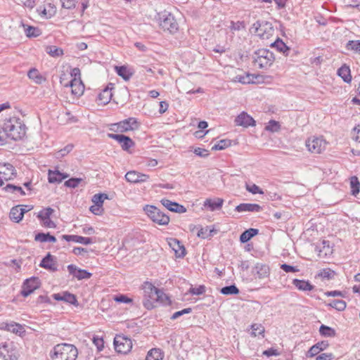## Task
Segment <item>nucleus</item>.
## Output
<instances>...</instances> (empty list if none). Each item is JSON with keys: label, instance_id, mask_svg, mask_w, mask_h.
<instances>
[{"label": "nucleus", "instance_id": "c03bdc74", "mask_svg": "<svg viewBox=\"0 0 360 360\" xmlns=\"http://www.w3.org/2000/svg\"><path fill=\"white\" fill-rule=\"evenodd\" d=\"M328 306L342 311L346 308V302L342 300H334L327 304Z\"/></svg>", "mask_w": 360, "mask_h": 360}, {"label": "nucleus", "instance_id": "1a4fd4ad", "mask_svg": "<svg viewBox=\"0 0 360 360\" xmlns=\"http://www.w3.org/2000/svg\"><path fill=\"white\" fill-rule=\"evenodd\" d=\"M327 142L322 137L309 138L306 141V146L313 153L319 154L326 148Z\"/></svg>", "mask_w": 360, "mask_h": 360}, {"label": "nucleus", "instance_id": "f3484780", "mask_svg": "<svg viewBox=\"0 0 360 360\" xmlns=\"http://www.w3.org/2000/svg\"><path fill=\"white\" fill-rule=\"evenodd\" d=\"M125 179L128 182L138 184L146 182L148 180L149 176L143 173L132 170L127 172Z\"/></svg>", "mask_w": 360, "mask_h": 360}, {"label": "nucleus", "instance_id": "58836bf2", "mask_svg": "<svg viewBox=\"0 0 360 360\" xmlns=\"http://www.w3.org/2000/svg\"><path fill=\"white\" fill-rule=\"evenodd\" d=\"M163 355L160 349H150L146 357V360H162Z\"/></svg>", "mask_w": 360, "mask_h": 360}, {"label": "nucleus", "instance_id": "3c124183", "mask_svg": "<svg viewBox=\"0 0 360 360\" xmlns=\"http://www.w3.org/2000/svg\"><path fill=\"white\" fill-rule=\"evenodd\" d=\"M4 190L6 192H10V193H12L18 192V193H19L20 194V195H25V193L23 191V189L22 188V187L18 186H15V185H13V184H7L6 186V187H4Z\"/></svg>", "mask_w": 360, "mask_h": 360}, {"label": "nucleus", "instance_id": "72a5a7b5", "mask_svg": "<svg viewBox=\"0 0 360 360\" xmlns=\"http://www.w3.org/2000/svg\"><path fill=\"white\" fill-rule=\"evenodd\" d=\"M271 46L276 48L277 51L283 53L285 56H288L290 48L280 38H278L274 43H272Z\"/></svg>", "mask_w": 360, "mask_h": 360}, {"label": "nucleus", "instance_id": "9b49d317", "mask_svg": "<svg viewBox=\"0 0 360 360\" xmlns=\"http://www.w3.org/2000/svg\"><path fill=\"white\" fill-rule=\"evenodd\" d=\"M108 137L117 141L124 151L129 150L135 146L134 141L129 136L122 134H108Z\"/></svg>", "mask_w": 360, "mask_h": 360}, {"label": "nucleus", "instance_id": "603ef678", "mask_svg": "<svg viewBox=\"0 0 360 360\" xmlns=\"http://www.w3.org/2000/svg\"><path fill=\"white\" fill-rule=\"evenodd\" d=\"M54 212V210L52 209L51 207H48L46 208H44L43 210H41L38 215H37V217L40 219V220H43L44 219H47V218H50L51 214Z\"/></svg>", "mask_w": 360, "mask_h": 360}, {"label": "nucleus", "instance_id": "473e14b6", "mask_svg": "<svg viewBox=\"0 0 360 360\" xmlns=\"http://www.w3.org/2000/svg\"><path fill=\"white\" fill-rule=\"evenodd\" d=\"M115 70L116 73L125 81H128L133 75V72L124 65L115 66Z\"/></svg>", "mask_w": 360, "mask_h": 360}, {"label": "nucleus", "instance_id": "4468645a", "mask_svg": "<svg viewBox=\"0 0 360 360\" xmlns=\"http://www.w3.org/2000/svg\"><path fill=\"white\" fill-rule=\"evenodd\" d=\"M15 169L10 163L0 165V186L4 185V181H8L15 176Z\"/></svg>", "mask_w": 360, "mask_h": 360}, {"label": "nucleus", "instance_id": "680f3d73", "mask_svg": "<svg viewBox=\"0 0 360 360\" xmlns=\"http://www.w3.org/2000/svg\"><path fill=\"white\" fill-rule=\"evenodd\" d=\"M62 6L66 9L75 8L77 3V0H60Z\"/></svg>", "mask_w": 360, "mask_h": 360}, {"label": "nucleus", "instance_id": "20e7f679", "mask_svg": "<svg viewBox=\"0 0 360 360\" xmlns=\"http://www.w3.org/2000/svg\"><path fill=\"white\" fill-rule=\"evenodd\" d=\"M253 59L255 65L261 69H266L273 64L275 57L273 52L262 49L255 52Z\"/></svg>", "mask_w": 360, "mask_h": 360}, {"label": "nucleus", "instance_id": "4c0bfd02", "mask_svg": "<svg viewBox=\"0 0 360 360\" xmlns=\"http://www.w3.org/2000/svg\"><path fill=\"white\" fill-rule=\"evenodd\" d=\"M256 78V77L254 75L245 73L243 75H237L234 81L238 82L241 84H250L254 83V79Z\"/></svg>", "mask_w": 360, "mask_h": 360}, {"label": "nucleus", "instance_id": "f704fd0d", "mask_svg": "<svg viewBox=\"0 0 360 360\" xmlns=\"http://www.w3.org/2000/svg\"><path fill=\"white\" fill-rule=\"evenodd\" d=\"M27 76L37 84H40L46 80V78L44 77L35 68L30 70L27 72Z\"/></svg>", "mask_w": 360, "mask_h": 360}, {"label": "nucleus", "instance_id": "7c9ffc66", "mask_svg": "<svg viewBox=\"0 0 360 360\" xmlns=\"http://www.w3.org/2000/svg\"><path fill=\"white\" fill-rule=\"evenodd\" d=\"M224 200L221 198H216L215 200L206 199L204 202V206L208 207L211 211L219 210L223 205Z\"/></svg>", "mask_w": 360, "mask_h": 360}, {"label": "nucleus", "instance_id": "6e6d98bb", "mask_svg": "<svg viewBox=\"0 0 360 360\" xmlns=\"http://www.w3.org/2000/svg\"><path fill=\"white\" fill-rule=\"evenodd\" d=\"M113 300L118 303H131L132 302V299L128 297L127 295L123 294H119L117 295H115L113 297Z\"/></svg>", "mask_w": 360, "mask_h": 360}, {"label": "nucleus", "instance_id": "5fc2aeb1", "mask_svg": "<svg viewBox=\"0 0 360 360\" xmlns=\"http://www.w3.org/2000/svg\"><path fill=\"white\" fill-rule=\"evenodd\" d=\"M73 148V146L72 144L67 145L65 148L60 150L56 153V157L57 158H61L68 154Z\"/></svg>", "mask_w": 360, "mask_h": 360}, {"label": "nucleus", "instance_id": "13d9d810", "mask_svg": "<svg viewBox=\"0 0 360 360\" xmlns=\"http://www.w3.org/2000/svg\"><path fill=\"white\" fill-rule=\"evenodd\" d=\"M209 231V227L207 226L206 228H200L198 231V233H197V236L199 237V238H203V239H205V238H211L213 236V234L212 233H210L208 232Z\"/></svg>", "mask_w": 360, "mask_h": 360}, {"label": "nucleus", "instance_id": "a19ab883", "mask_svg": "<svg viewBox=\"0 0 360 360\" xmlns=\"http://www.w3.org/2000/svg\"><path fill=\"white\" fill-rule=\"evenodd\" d=\"M319 333L322 336L324 337H335L336 335V332L335 329L329 327L328 326L322 324L319 328Z\"/></svg>", "mask_w": 360, "mask_h": 360}, {"label": "nucleus", "instance_id": "2f4dec72", "mask_svg": "<svg viewBox=\"0 0 360 360\" xmlns=\"http://www.w3.org/2000/svg\"><path fill=\"white\" fill-rule=\"evenodd\" d=\"M259 230L257 229L250 228L244 231L240 236V241L242 243L248 242L252 238L257 235Z\"/></svg>", "mask_w": 360, "mask_h": 360}, {"label": "nucleus", "instance_id": "9d476101", "mask_svg": "<svg viewBox=\"0 0 360 360\" xmlns=\"http://www.w3.org/2000/svg\"><path fill=\"white\" fill-rule=\"evenodd\" d=\"M117 127V131L121 133L137 129L139 127V122L135 117H129L113 124Z\"/></svg>", "mask_w": 360, "mask_h": 360}, {"label": "nucleus", "instance_id": "338daca9", "mask_svg": "<svg viewBox=\"0 0 360 360\" xmlns=\"http://www.w3.org/2000/svg\"><path fill=\"white\" fill-rule=\"evenodd\" d=\"M252 335L256 336L257 334H262L264 332V327L260 324H253L251 326Z\"/></svg>", "mask_w": 360, "mask_h": 360}, {"label": "nucleus", "instance_id": "cd10ccee", "mask_svg": "<svg viewBox=\"0 0 360 360\" xmlns=\"http://www.w3.org/2000/svg\"><path fill=\"white\" fill-rule=\"evenodd\" d=\"M0 354L5 360H18V354L15 349H8V345H4L0 351Z\"/></svg>", "mask_w": 360, "mask_h": 360}, {"label": "nucleus", "instance_id": "bb28decb", "mask_svg": "<svg viewBox=\"0 0 360 360\" xmlns=\"http://www.w3.org/2000/svg\"><path fill=\"white\" fill-rule=\"evenodd\" d=\"M69 176V174L61 173L58 170H49L48 179L51 184L60 183L62 181Z\"/></svg>", "mask_w": 360, "mask_h": 360}, {"label": "nucleus", "instance_id": "774afa93", "mask_svg": "<svg viewBox=\"0 0 360 360\" xmlns=\"http://www.w3.org/2000/svg\"><path fill=\"white\" fill-rule=\"evenodd\" d=\"M334 355L332 353H323L316 356V360H333Z\"/></svg>", "mask_w": 360, "mask_h": 360}, {"label": "nucleus", "instance_id": "0e129e2a", "mask_svg": "<svg viewBox=\"0 0 360 360\" xmlns=\"http://www.w3.org/2000/svg\"><path fill=\"white\" fill-rule=\"evenodd\" d=\"M246 189H247V191L252 193V194H257V193L263 194L264 193L262 190L256 184L247 185Z\"/></svg>", "mask_w": 360, "mask_h": 360}, {"label": "nucleus", "instance_id": "a878e982", "mask_svg": "<svg viewBox=\"0 0 360 360\" xmlns=\"http://www.w3.org/2000/svg\"><path fill=\"white\" fill-rule=\"evenodd\" d=\"M253 273L260 279L269 276L270 269L268 265L262 263H257L253 269Z\"/></svg>", "mask_w": 360, "mask_h": 360}, {"label": "nucleus", "instance_id": "f8f14e48", "mask_svg": "<svg viewBox=\"0 0 360 360\" xmlns=\"http://www.w3.org/2000/svg\"><path fill=\"white\" fill-rule=\"evenodd\" d=\"M39 287V279L35 277L26 279L22 285L21 290V295L26 297L32 294L36 289Z\"/></svg>", "mask_w": 360, "mask_h": 360}, {"label": "nucleus", "instance_id": "f03ea898", "mask_svg": "<svg viewBox=\"0 0 360 360\" xmlns=\"http://www.w3.org/2000/svg\"><path fill=\"white\" fill-rule=\"evenodd\" d=\"M7 136L17 141L22 139L26 134V127L21 120L17 117H11L6 119L2 127Z\"/></svg>", "mask_w": 360, "mask_h": 360}, {"label": "nucleus", "instance_id": "49530a36", "mask_svg": "<svg viewBox=\"0 0 360 360\" xmlns=\"http://www.w3.org/2000/svg\"><path fill=\"white\" fill-rule=\"evenodd\" d=\"M46 53L52 57H59L63 54V49L56 46H48L46 49Z\"/></svg>", "mask_w": 360, "mask_h": 360}, {"label": "nucleus", "instance_id": "c756f323", "mask_svg": "<svg viewBox=\"0 0 360 360\" xmlns=\"http://www.w3.org/2000/svg\"><path fill=\"white\" fill-rule=\"evenodd\" d=\"M292 283L298 290L302 291H311L314 288L313 285L304 280L295 278L292 281Z\"/></svg>", "mask_w": 360, "mask_h": 360}, {"label": "nucleus", "instance_id": "79ce46f5", "mask_svg": "<svg viewBox=\"0 0 360 360\" xmlns=\"http://www.w3.org/2000/svg\"><path fill=\"white\" fill-rule=\"evenodd\" d=\"M239 292V289L234 284L223 287L220 290V292L224 295H238Z\"/></svg>", "mask_w": 360, "mask_h": 360}, {"label": "nucleus", "instance_id": "2eb2a0df", "mask_svg": "<svg viewBox=\"0 0 360 360\" xmlns=\"http://www.w3.org/2000/svg\"><path fill=\"white\" fill-rule=\"evenodd\" d=\"M57 9L56 6L51 3H47L42 6H39L37 8V12L43 19H49L54 16Z\"/></svg>", "mask_w": 360, "mask_h": 360}, {"label": "nucleus", "instance_id": "e2e57ef3", "mask_svg": "<svg viewBox=\"0 0 360 360\" xmlns=\"http://www.w3.org/2000/svg\"><path fill=\"white\" fill-rule=\"evenodd\" d=\"M188 292L191 295H200L205 292V287L200 285L198 288H191Z\"/></svg>", "mask_w": 360, "mask_h": 360}, {"label": "nucleus", "instance_id": "a18cd8bd", "mask_svg": "<svg viewBox=\"0 0 360 360\" xmlns=\"http://www.w3.org/2000/svg\"><path fill=\"white\" fill-rule=\"evenodd\" d=\"M231 145V141L230 139H221L214 146L212 150H224Z\"/></svg>", "mask_w": 360, "mask_h": 360}, {"label": "nucleus", "instance_id": "412c9836", "mask_svg": "<svg viewBox=\"0 0 360 360\" xmlns=\"http://www.w3.org/2000/svg\"><path fill=\"white\" fill-rule=\"evenodd\" d=\"M160 202L164 207L171 212L176 213H184L186 212L185 207L178 202H172L166 198L162 199Z\"/></svg>", "mask_w": 360, "mask_h": 360}, {"label": "nucleus", "instance_id": "c9c22d12", "mask_svg": "<svg viewBox=\"0 0 360 360\" xmlns=\"http://www.w3.org/2000/svg\"><path fill=\"white\" fill-rule=\"evenodd\" d=\"M338 75L343 79L345 82L349 83L352 81L350 69L347 65H342L338 70Z\"/></svg>", "mask_w": 360, "mask_h": 360}, {"label": "nucleus", "instance_id": "09e8293b", "mask_svg": "<svg viewBox=\"0 0 360 360\" xmlns=\"http://www.w3.org/2000/svg\"><path fill=\"white\" fill-rule=\"evenodd\" d=\"M107 198L108 195L105 193H97L92 197V202L94 205L102 207L104 200Z\"/></svg>", "mask_w": 360, "mask_h": 360}, {"label": "nucleus", "instance_id": "864d4df0", "mask_svg": "<svg viewBox=\"0 0 360 360\" xmlns=\"http://www.w3.org/2000/svg\"><path fill=\"white\" fill-rule=\"evenodd\" d=\"M335 275V272L330 269H324L320 271L319 276L328 280L333 279Z\"/></svg>", "mask_w": 360, "mask_h": 360}, {"label": "nucleus", "instance_id": "39448f33", "mask_svg": "<svg viewBox=\"0 0 360 360\" xmlns=\"http://www.w3.org/2000/svg\"><path fill=\"white\" fill-rule=\"evenodd\" d=\"M144 211L153 222L159 225L165 226L169 222V217L153 205H146Z\"/></svg>", "mask_w": 360, "mask_h": 360}, {"label": "nucleus", "instance_id": "4d7b16f0", "mask_svg": "<svg viewBox=\"0 0 360 360\" xmlns=\"http://www.w3.org/2000/svg\"><path fill=\"white\" fill-rule=\"evenodd\" d=\"M82 181L81 178H71L65 181V186L69 188H76L79 184Z\"/></svg>", "mask_w": 360, "mask_h": 360}, {"label": "nucleus", "instance_id": "052dcab7", "mask_svg": "<svg viewBox=\"0 0 360 360\" xmlns=\"http://www.w3.org/2000/svg\"><path fill=\"white\" fill-rule=\"evenodd\" d=\"M192 311V309L188 307V308H185L181 311H176L174 312L172 316H171V319L172 320H175L178 318H179L180 316L184 315V314H190L191 312Z\"/></svg>", "mask_w": 360, "mask_h": 360}, {"label": "nucleus", "instance_id": "bf43d9fd", "mask_svg": "<svg viewBox=\"0 0 360 360\" xmlns=\"http://www.w3.org/2000/svg\"><path fill=\"white\" fill-rule=\"evenodd\" d=\"M280 129V124L278 122L275 120H270L268 123V125L266 127V129L267 131H270L272 132L278 131Z\"/></svg>", "mask_w": 360, "mask_h": 360}, {"label": "nucleus", "instance_id": "5701e85b", "mask_svg": "<svg viewBox=\"0 0 360 360\" xmlns=\"http://www.w3.org/2000/svg\"><path fill=\"white\" fill-rule=\"evenodd\" d=\"M329 346L328 341H321L314 345L308 350L306 356L312 358L318 355L321 352L326 349Z\"/></svg>", "mask_w": 360, "mask_h": 360}, {"label": "nucleus", "instance_id": "8fccbe9b", "mask_svg": "<svg viewBox=\"0 0 360 360\" xmlns=\"http://www.w3.org/2000/svg\"><path fill=\"white\" fill-rule=\"evenodd\" d=\"M347 50L354 51L355 53H360V40H351L346 44Z\"/></svg>", "mask_w": 360, "mask_h": 360}, {"label": "nucleus", "instance_id": "ddd939ff", "mask_svg": "<svg viewBox=\"0 0 360 360\" xmlns=\"http://www.w3.org/2000/svg\"><path fill=\"white\" fill-rule=\"evenodd\" d=\"M60 83L65 87L70 86L72 94L76 96H79L84 93V86L80 79L73 78L69 82L63 83V79L60 77Z\"/></svg>", "mask_w": 360, "mask_h": 360}, {"label": "nucleus", "instance_id": "69168bd1", "mask_svg": "<svg viewBox=\"0 0 360 360\" xmlns=\"http://www.w3.org/2000/svg\"><path fill=\"white\" fill-rule=\"evenodd\" d=\"M49 233L40 232L35 235L34 240L41 243L48 242Z\"/></svg>", "mask_w": 360, "mask_h": 360}, {"label": "nucleus", "instance_id": "37998d69", "mask_svg": "<svg viewBox=\"0 0 360 360\" xmlns=\"http://www.w3.org/2000/svg\"><path fill=\"white\" fill-rule=\"evenodd\" d=\"M351 193L353 195H356L360 191V182L355 176L350 179Z\"/></svg>", "mask_w": 360, "mask_h": 360}, {"label": "nucleus", "instance_id": "ea45409f", "mask_svg": "<svg viewBox=\"0 0 360 360\" xmlns=\"http://www.w3.org/2000/svg\"><path fill=\"white\" fill-rule=\"evenodd\" d=\"M7 330L15 333L18 334L19 335H22L25 333V330L23 328V326L19 323H12L10 324H7Z\"/></svg>", "mask_w": 360, "mask_h": 360}, {"label": "nucleus", "instance_id": "c85d7f7f", "mask_svg": "<svg viewBox=\"0 0 360 360\" xmlns=\"http://www.w3.org/2000/svg\"><path fill=\"white\" fill-rule=\"evenodd\" d=\"M112 96V94L111 92V89L108 88L104 89L98 95L97 98V101L98 102V105H106L108 104Z\"/></svg>", "mask_w": 360, "mask_h": 360}, {"label": "nucleus", "instance_id": "393cba45", "mask_svg": "<svg viewBox=\"0 0 360 360\" xmlns=\"http://www.w3.org/2000/svg\"><path fill=\"white\" fill-rule=\"evenodd\" d=\"M169 245L174 250L177 257L182 258L186 255L185 248L178 239L170 238Z\"/></svg>", "mask_w": 360, "mask_h": 360}, {"label": "nucleus", "instance_id": "b1692460", "mask_svg": "<svg viewBox=\"0 0 360 360\" xmlns=\"http://www.w3.org/2000/svg\"><path fill=\"white\" fill-rule=\"evenodd\" d=\"M235 210L238 212H259L262 207L256 203H241L236 207Z\"/></svg>", "mask_w": 360, "mask_h": 360}, {"label": "nucleus", "instance_id": "7ed1b4c3", "mask_svg": "<svg viewBox=\"0 0 360 360\" xmlns=\"http://www.w3.org/2000/svg\"><path fill=\"white\" fill-rule=\"evenodd\" d=\"M78 355L77 349L71 344H58L53 348L51 355L53 360H75Z\"/></svg>", "mask_w": 360, "mask_h": 360}, {"label": "nucleus", "instance_id": "f257e3e1", "mask_svg": "<svg viewBox=\"0 0 360 360\" xmlns=\"http://www.w3.org/2000/svg\"><path fill=\"white\" fill-rule=\"evenodd\" d=\"M143 304L147 309H152L156 307L159 302H163L165 294L160 289L155 288L151 283L145 282L143 285Z\"/></svg>", "mask_w": 360, "mask_h": 360}, {"label": "nucleus", "instance_id": "dca6fc26", "mask_svg": "<svg viewBox=\"0 0 360 360\" xmlns=\"http://www.w3.org/2000/svg\"><path fill=\"white\" fill-rule=\"evenodd\" d=\"M67 269L70 274L72 275L74 278H76L79 281L82 279H89L92 276L91 273L87 271L85 269H79L75 264L68 265Z\"/></svg>", "mask_w": 360, "mask_h": 360}, {"label": "nucleus", "instance_id": "4be33fe9", "mask_svg": "<svg viewBox=\"0 0 360 360\" xmlns=\"http://www.w3.org/2000/svg\"><path fill=\"white\" fill-rule=\"evenodd\" d=\"M61 239L68 242H75L84 245H89L94 243V240L91 238L83 237L77 235H62Z\"/></svg>", "mask_w": 360, "mask_h": 360}, {"label": "nucleus", "instance_id": "423d86ee", "mask_svg": "<svg viewBox=\"0 0 360 360\" xmlns=\"http://www.w3.org/2000/svg\"><path fill=\"white\" fill-rule=\"evenodd\" d=\"M160 26L164 31H168L171 34L179 30V25L174 15L167 11L160 14Z\"/></svg>", "mask_w": 360, "mask_h": 360}, {"label": "nucleus", "instance_id": "e433bc0d", "mask_svg": "<svg viewBox=\"0 0 360 360\" xmlns=\"http://www.w3.org/2000/svg\"><path fill=\"white\" fill-rule=\"evenodd\" d=\"M20 205H17L12 207L9 213L10 219L17 223L22 219V215H21L22 212H20Z\"/></svg>", "mask_w": 360, "mask_h": 360}, {"label": "nucleus", "instance_id": "de8ad7c7", "mask_svg": "<svg viewBox=\"0 0 360 360\" xmlns=\"http://www.w3.org/2000/svg\"><path fill=\"white\" fill-rule=\"evenodd\" d=\"M25 34L27 37H37L41 34V30L38 27L27 26L25 28Z\"/></svg>", "mask_w": 360, "mask_h": 360}, {"label": "nucleus", "instance_id": "aec40b11", "mask_svg": "<svg viewBox=\"0 0 360 360\" xmlns=\"http://www.w3.org/2000/svg\"><path fill=\"white\" fill-rule=\"evenodd\" d=\"M236 124L242 126L243 127H248L250 126H255V120L245 112H242L235 119Z\"/></svg>", "mask_w": 360, "mask_h": 360}, {"label": "nucleus", "instance_id": "0eeeda50", "mask_svg": "<svg viewBox=\"0 0 360 360\" xmlns=\"http://www.w3.org/2000/svg\"><path fill=\"white\" fill-rule=\"evenodd\" d=\"M252 31L262 39H268L274 32L273 25L266 20H257L251 27Z\"/></svg>", "mask_w": 360, "mask_h": 360}, {"label": "nucleus", "instance_id": "a211bd4d", "mask_svg": "<svg viewBox=\"0 0 360 360\" xmlns=\"http://www.w3.org/2000/svg\"><path fill=\"white\" fill-rule=\"evenodd\" d=\"M39 266L52 272L58 271L56 257L49 252L41 259Z\"/></svg>", "mask_w": 360, "mask_h": 360}, {"label": "nucleus", "instance_id": "6ab92c4d", "mask_svg": "<svg viewBox=\"0 0 360 360\" xmlns=\"http://www.w3.org/2000/svg\"><path fill=\"white\" fill-rule=\"evenodd\" d=\"M52 297L55 300L57 301H63L75 306L78 305L76 296L68 291H64L61 293H54L53 294Z\"/></svg>", "mask_w": 360, "mask_h": 360}, {"label": "nucleus", "instance_id": "6e6552de", "mask_svg": "<svg viewBox=\"0 0 360 360\" xmlns=\"http://www.w3.org/2000/svg\"><path fill=\"white\" fill-rule=\"evenodd\" d=\"M115 349L117 353L127 354L132 348L131 340L122 335H116L114 338Z\"/></svg>", "mask_w": 360, "mask_h": 360}]
</instances>
